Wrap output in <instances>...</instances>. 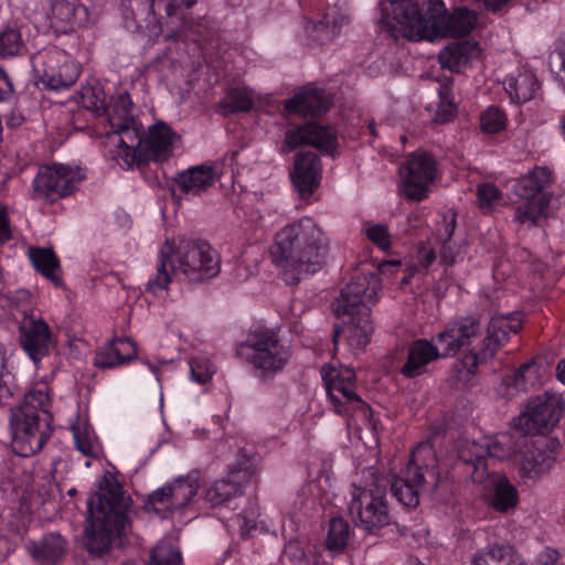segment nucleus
I'll list each match as a JSON object with an SVG mask.
<instances>
[{
  "label": "nucleus",
  "instance_id": "f257e3e1",
  "mask_svg": "<svg viewBox=\"0 0 565 565\" xmlns=\"http://www.w3.org/2000/svg\"><path fill=\"white\" fill-rule=\"evenodd\" d=\"M330 239L310 217H302L282 227L270 247L273 264L282 280L296 285L318 273L326 264Z\"/></svg>",
  "mask_w": 565,
  "mask_h": 565
},
{
  "label": "nucleus",
  "instance_id": "f03ea898",
  "mask_svg": "<svg viewBox=\"0 0 565 565\" xmlns=\"http://www.w3.org/2000/svg\"><path fill=\"white\" fill-rule=\"evenodd\" d=\"M87 505L89 526L85 531L86 547L90 554L102 556L130 527L131 499L116 478L106 472L98 481L97 490Z\"/></svg>",
  "mask_w": 565,
  "mask_h": 565
},
{
  "label": "nucleus",
  "instance_id": "7ed1b4c3",
  "mask_svg": "<svg viewBox=\"0 0 565 565\" xmlns=\"http://www.w3.org/2000/svg\"><path fill=\"white\" fill-rule=\"evenodd\" d=\"M220 273V258L202 239L182 237L178 243L167 239L159 253L157 274L147 282V291L157 294L171 282V276L189 282H203Z\"/></svg>",
  "mask_w": 565,
  "mask_h": 565
},
{
  "label": "nucleus",
  "instance_id": "20e7f679",
  "mask_svg": "<svg viewBox=\"0 0 565 565\" xmlns=\"http://www.w3.org/2000/svg\"><path fill=\"white\" fill-rule=\"evenodd\" d=\"M388 1L394 6V20L409 40L465 36L477 23L476 14L466 8H458L448 15L441 0H429L425 9L419 8L415 0Z\"/></svg>",
  "mask_w": 565,
  "mask_h": 565
},
{
  "label": "nucleus",
  "instance_id": "39448f33",
  "mask_svg": "<svg viewBox=\"0 0 565 565\" xmlns=\"http://www.w3.org/2000/svg\"><path fill=\"white\" fill-rule=\"evenodd\" d=\"M481 334L482 326L477 317L469 316L451 321L437 334L436 345L425 339L416 340L409 345L401 373L407 379L419 376L429 362L456 355Z\"/></svg>",
  "mask_w": 565,
  "mask_h": 565
},
{
  "label": "nucleus",
  "instance_id": "423d86ee",
  "mask_svg": "<svg viewBox=\"0 0 565 565\" xmlns=\"http://www.w3.org/2000/svg\"><path fill=\"white\" fill-rule=\"evenodd\" d=\"M50 397L45 391L29 392L23 402L12 408L10 425L12 448L21 457L40 451L51 436V416L46 411Z\"/></svg>",
  "mask_w": 565,
  "mask_h": 565
},
{
  "label": "nucleus",
  "instance_id": "0eeeda50",
  "mask_svg": "<svg viewBox=\"0 0 565 565\" xmlns=\"http://www.w3.org/2000/svg\"><path fill=\"white\" fill-rule=\"evenodd\" d=\"M434 461L435 454L429 444H419L412 451L406 467L391 481V491L399 503L416 508L422 497L436 495L440 479Z\"/></svg>",
  "mask_w": 565,
  "mask_h": 565
},
{
  "label": "nucleus",
  "instance_id": "6e6552de",
  "mask_svg": "<svg viewBox=\"0 0 565 565\" xmlns=\"http://www.w3.org/2000/svg\"><path fill=\"white\" fill-rule=\"evenodd\" d=\"M388 482L376 479L369 488L352 487L349 514L356 526L373 533L392 522L386 498Z\"/></svg>",
  "mask_w": 565,
  "mask_h": 565
},
{
  "label": "nucleus",
  "instance_id": "1a4fd4ad",
  "mask_svg": "<svg viewBox=\"0 0 565 565\" xmlns=\"http://www.w3.org/2000/svg\"><path fill=\"white\" fill-rule=\"evenodd\" d=\"M552 183L553 173L544 167H535L515 181L513 191L524 200L515 209V220L519 223L537 225L551 202V193L547 190Z\"/></svg>",
  "mask_w": 565,
  "mask_h": 565
},
{
  "label": "nucleus",
  "instance_id": "9d476101",
  "mask_svg": "<svg viewBox=\"0 0 565 565\" xmlns=\"http://www.w3.org/2000/svg\"><path fill=\"white\" fill-rule=\"evenodd\" d=\"M237 354L263 373L280 372L291 356L289 347L269 329L250 332L246 341L237 345Z\"/></svg>",
  "mask_w": 565,
  "mask_h": 565
},
{
  "label": "nucleus",
  "instance_id": "9b49d317",
  "mask_svg": "<svg viewBox=\"0 0 565 565\" xmlns=\"http://www.w3.org/2000/svg\"><path fill=\"white\" fill-rule=\"evenodd\" d=\"M521 328L522 319L516 313L492 317L480 347H473L463 356V367L473 375L480 364L494 358L498 350L508 342L510 333H516Z\"/></svg>",
  "mask_w": 565,
  "mask_h": 565
},
{
  "label": "nucleus",
  "instance_id": "f8f14e48",
  "mask_svg": "<svg viewBox=\"0 0 565 565\" xmlns=\"http://www.w3.org/2000/svg\"><path fill=\"white\" fill-rule=\"evenodd\" d=\"M84 178L85 173L78 167L62 163L41 167L33 180L31 196L34 200L55 201L73 193Z\"/></svg>",
  "mask_w": 565,
  "mask_h": 565
},
{
  "label": "nucleus",
  "instance_id": "ddd939ff",
  "mask_svg": "<svg viewBox=\"0 0 565 565\" xmlns=\"http://www.w3.org/2000/svg\"><path fill=\"white\" fill-rule=\"evenodd\" d=\"M565 408L563 397L544 392L530 398L526 409L519 416V426L527 434H546L559 422Z\"/></svg>",
  "mask_w": 565,
  "mask_h": 565
},
{
  "label": "nucleus",
  "instance_id": "4468645a",
  "mask_svg": "<svg viewBox=\"0 0 565 565\" xmlns=\"http://www.w3.org/2000/svg\"><path fill=\"white\" fill-rule=\"evenodd\" d=\"M381 288L380 276L375 273L356 275L342 290L333 303L337 316L367 313L375 303Z\"/></svg>",
  "mask_w": 565,
  "mask_h": 565
},
{
  "label": "nucleus",
  "instance_id": "2eb2a0df",
  "mask_svg": "<svg viewBox=\"0 0 565 565\" xmlns=\"http://www.w3.org/2000/svg\"><path fill=\"white\" fill-rule=\"evenodd\" d=\"M321 375L324 381L328 397L340 415L349 414L350 409H360L366 414L367 406L355 393V374L353 370L337 371L330 366H322Z\"/></svg>",
  "mask_w": 565,
  "mask_h": 565
},
{
  "label": "nucleus",
  "instance_id": "dca6fc26",
  "mask_svg": "<svg viewBox=\"0 0 565 565\" xmlns=\"http://www.w3.org/2000/svg\"><path fill=\"white\" fill-rule=\"evenodd\" d=\"M436 173L437 163L430 153L418 150L409 154L401 168L404 195L412 201L425 199Z\"/></svg>",
  "mask_w": 565,
  "mask_h": 565
},
{
  "label": "nucleus",
  "instance_id": "f3484780",
  "mask_svg": "<svg viewBox=\"0 0 565 565\" xmlns=\"http://www.w3.org/2000/svg\"><path fill=\"white\" fill-rule=\"evenodd\" d=\"M300 146H312L320 151L334 156L338 142L337 132L332 127L308 122L288 129L285 135L282 152H289Z\"/></svg>",
  "mask_w": 565,
  "mask_h": 565
},
{
  "label": "nucleus",
  "instance_id": "a211bd4d",
  "mask_svg": "<svg viewBox=\"0 0 565 565\" xmlns=\"http://www.w3.org/2000/svg\"><path fill=\"white\" fill-rule=\"evenodd\" d=\"M556 457L555 441L545 438L531 440L524 445L519 473L522 478L537 479L551 471Z\"/></svg>",
  "mask_w": 565,
  "mask_h": 565
},
{
  "label": "nucleus",
  "instance_id": "6ab92c4d",
  "mask_svg": "<svg viewBox=\"0 0 565 565\" xmlns=\"http://www.w3.org/2000/svg\"><path fill=\"white\" fill-rule=\"evenodd\" d=\"M19 331L20 344L34 362L50 353L53 347V334L44 320L25 318L20 323Z\"/></svg>",
  "mask_w": 565,
  "mask_h": 565
},
{
  "label": "nucleus",
  "instance_id": "aec40b11",
  "mask_svg": "<svg viewBox=\"0 0 565 565\" xmlns=\"http://www.w3.org/2000/svg\"><path fill=\"white\" fill-rule=\"evenodd\" d=\"M321 178L320 158L312 151L299 152L291 172L292 184L300 199L308 200L318 189Z\"/></svg>",
  "mask_w": 565,
  "mask_h": 565
},
{
  "label": "nucleus",
  "instance_id": "412c9836",
  "mask_svg": "<svg viewBox=\"0 0 565 565\" xmlns=\"http://www.w3.org/2000/svg\"><path fill=\"white\" fill-rule=\"evenodd\" d=\"M175 138L173 130L162 121L149 127L148 135L143 139V149L139 152V166L150 160H167L172 154Z\"/></svg>",
  "mask_w": 565,
  "mask_h": 565
},
{
  "label": "nucleus",
  "instance_id": "4be33fe9",
  "mask_svg": "<svg viewBox=\"0 0 565 565\" xmlns=\"http://www.w3.org/2000/svg\"><path fill=\"white\" fill-rule=\"evenodd\" d=\"M25 548L31 557L43 565H56L68 551V542L58 532L44 534L39 540L29 541Z\"/></svg>",
  "mask_w": 565,
  "mask_h": 565
},
{
  "label": "nucleus",
  "instance_id": "5701e85b",
  "mask_svg": "<svg viewBox=\"0 0 565 565\" xmlns=\"http://www.w3.org/2000/svg\"><path fill=\"white\" fill-rule=\"evenodd\" d=\"M109 138L117 139L116 158L122 164L130 168L134 163L139 166V150L143 149L142 126L139 121L135 125L124 126L122 129H115L108 132Z\"/></svg>",
  "mask_w": 565,
  "mask_h": 565
},
{
  "label": "nucleus",
  "instance_id": "b1692460",
  "mask_svg": "<svg viewBox=\"0 0 565 565\" xmlns=\"http://www.w3.org/2000/svg\"><path fill=\"white\" fill-rule=\"evenodd\" d=\"M330 106L331 103L324 90L319 88H307L285 102L288 114L312 117L324 114Z\"/></svg>",
  "mask_w": 565,
  "mask_h": 565
},
{
  "label": "nucleus",
  "instance_id": "393cba45",
  "mask_svg": "<svg viewBox=\"0 0 565 565\" xmlns=\"http://www.w3.org/2000/svg\"><path fill=\"white\" fill-rule=\"evenodd\" d=\"M136 356V347L129 338H115L96 352L94 364L99 369H113L131 361Z\"/></svg>",
  "mask_w": 565,
  "mask_h": 565
},
{
  "label": "nucleus",
  "instance_id": "a878e982",
  "mask_svg": "<svg viewBox=\"0 0 565 565\" xmlns=\"http://www.w3.org/2000/svg\"><path fill=\"white\" fill-rule=\"evenodd\" d=\"M216 179L217 173L213 167L201 164L179 173L175 178V183L180 193L200 195L207 191Z\"/></svg>",
  "mask_w": 565,
  "mask_h": 565
},
{
  "label": "nucleus",
  "instance_id": "bb28decb",
  "mask_svg": "<svg viewBox=\"0 0 565 565\" xmlns=\"http://www.w3.org/2000/svg\"><path fill=\"white\" fill-rule=\"evenodd\" d=\"M458 459L473 468L471 478L475 482L481 483L488 478L489 472L483 443L462 441L458 447Z\"/></svg>",
  "mask_w": 565,
  "mask_h": 565
},
{
  "label": "nucleus",
  "instance_id": "cd10ccee",
  "mask_svg": "<svg viewBox=\"0 0 565 565\" xmlns=\"http://www.w3.org/2000/svg\"><path fill=\"white\" fill-rule=\"evenodd\" d=\"M86 8L77 0H55L52 6V23L56 29L67 31L84 19Z\"/></svg>",
  "mask_w": 565,
  "mask_h": 565
},
{
  "label": "nucleus",
  "instance_id": "c85d7f7f",
  "mask_svg": "<svg viewBox=\"0 0 565 565\" xmlns=\"http://www.w3.org/2000/svg\"><path fill=\"white\" fill-rule=\"evenodd\" d=\"M200 483V472L192 471L188 476L180 477L171 484H168L170 490V505L175 510L184 508L196 494Z\"/></svg>",
  "mask_w": 565,
  "mask_h": 565
},
{
  "label": "nucleus",
  "instance_id": "c756f323",
  "mask_svg": "<svg viewBox=\"0 0 565 565\" xmlns=\"http://www.w3.org/2000/svg\"><path fill=\"white\" fill-rule=\"evenodd\" d=\"M478 53V46L470 41L451 43L438 55L439 63L444 68L460 71L468 61Z\"/></svg>",
  "mask_w": 565,
  "mask_h": 565
},
{
  "label": "nucleus",
  "instance_id": "7c9ffc66",
  "mask_svg": "<svg viewBox=\"0 0 565 565\" xmlns=\"http://www.w3.org/2000/svg\"><path fill=\"white\" fill-rule=\"evenodd\" d=\"M29 256L34 268L55 285L62 281L60 262L50 248L32 247Z\"/></svg>",
  "mask_w": 565,
  "mask_h": 565
},
{
  "label": "nucleus",
  "instance_id": "2f4dec72",
  "mask_svg": "<svg viewBox=\"0 0 565 565\" xmlns=\"http://www.w3.org/2000/svg\"><path fill=\"white\" fill-rule=\"evenodd\" d=\"M505 85L510 97L518 103L530 100L539 88L536 77L531 72H523L519 73L518 76H510L505 79Z\"/></svg>",
  "mask_w": 565,
  "mask_h": 565
},
{
  "label": "nucleus",
  "instance_id": "473e14b6",
  "mask_svg": "<svg viewBox=\"0 0 565 565\" xmlns=\"http://www.w3.org/2000/svg\"><path fill=\"white\" fill-rule=\"evenodd\" d=\"M349 317L348 342L352 348L363 349L369 344L370 337L373 332V326L370 320L369 312L355 313Z\"/></svg>",
  "mask_w": 565,
  "mask_h": 565
},
{
  "label": "nucleus",
  "instance_id": "72a5a7b5",
  "mask_svg": "<svg viewBox=\"0 0 565 565\" xmlns=\"http://www.w3.org/2000/svg\"><path fill=\"white\" fill-rule=\"evenodd\" d=\"M244 487L237 481L232 480L227 475L226 478L216 480L205 492V500L213 507L221 505L231 499L242 495Z\"/></svg>",
  "mask_w": 565,
  "mask_h": 565
},
{
  "label": "nucleus",
  "instance_id": "f704fd0d",
  "mask_svg": "<svg viewBox=\"0 0 565 565\" xmlns=\"http://www.w3.org/2000/svg\"><path fill=\"white\" fill-rule=\"evenodd\" d=\"M470 565H518V563L512 546L495 544L478 551Z\"/></svg>",
  "mask_w": 565,
  "mask_h": 565
},
{
  "label": "nucleus",
  "instance_id": "c9c22d12",
  "mask_svg": "<svg viewBox=\"0 0 565 565\" xmlns=\"http://www.w3.org/2000/svg\"><path fill=\"white\" fill-rule=\"evenodd\" d=\"M348 22V18L338 10L332 9L323 18L312 24L313 38L320 43L331 41Z\"/></svg>",
  "mask_w": 565,
  "mask_h": 565
},
{
  "label": "nucleus",
  "instance_id": "e433bc0d",
  "mask_svg": "<svg viewBox=\"0 0 565 565\" xmlns=\"http://www.w3.org/2000/svg\"><path fill=\"white\" fill-rule=\"evenodd\" d=\"M81 73V68L73 62L62 64L57 71L45 72L42 76V83L50 89L67 88L75 84Z\"/></svg>",
  "mask_w": 565,
  "mask_h": 565
},
{
  "label": "nucleus",
  "instance_id": "4c0bfd02",
  "mask_svg": "<svg viewBox=\"0 0 565 565\" xmlns=\"http://www.w3.org/2000/svg\"><path fill=\"white\" fill-rule=\"evenodd\" d=\"M131 99L128 93L120 94L107 110L111 131L122 129L124 126L135 125L138 121L131 114Z\"/></svg>",
  "mask_w": 565,
  "mask_h": 565
},
{
  "label": "nucleus",
  "instance_id": "58836bf2",
  "mask_svg": "<svg viewBox=\"0 0 565 565\" xmlns=\"http://www.w3.org/2000/svg\"><path fill=\"white\" fill-rule=\"evenodd\" d=\"M227 475L245 488L256 475L255 457L245 449L239 450Z\"/></svg>",
  "mask_w": 565,
  "mask_h": 565
},
{
  "label": "nucleus",
  "instance_id": "ea45409f",
  "mask_svg": "<svg viewBox=\"0 0 565 565\" xmlns=\"http://www.w3.org/2000/svg\"><path fill=\"white\" fill-rule=\"evenodd\" d=\"M350 540V525L342 518H333L329 522L326 546L332 552H342Z\"/></svg>",
  "mask_w": 565,
  "mask_h": 565
},
{
  "label": "nucleus",
  "instance_id": "a19ab883",
  "mask_svg": "<svg viewBox=\"0 0 565 565\" xmlns=\"http://www.w3.org/2000/svg\"><path fill=\"white\" fill-rule=\"evenodd\" d=\"M148 565H183L180 548L170 540L160 541L152 550Z\"/></svg>",
  "mask_w": 565,
  "mask_h": 565
},
{
  "label": "nucleus",
  "instance_id": "79ce46f5",
  "mask_svg": "<svg viewBox=\"0 0 565 565\" xmlns=\"http://www.w3.org/2000/svg\"><path fill=\"white\" fill-rule=\"evenodd\" d=\"M456 227V215L451 214L450 218H444L443 226L438 228V236L443 243L439 252L440 262L444 265H452L456 262L457 252L451 245V236Z\"/></svg>",
  "mask_w": 565,
  "mask_h": 565
},
{
  "label": "nucleus",
  "instance_id": "37998d69",
  "mask_svg": "<svg viewBox=\"0 0 565 565\" xmlns=\"http://www.w3.org/2000/svg\"><path fill=\"white\" fill-rule=\"evenodd\" d=\"M516 503V491L504 477H499L494 482L492 505L495 510L505 512Z\"/></svg>",
  "mask_w": 565,
  "mask_h": 565
},
{
  "label": "nucleus",
  "instance_id": "c03bdc74",
  "mask_svg": "<svg viewBox=\"0 0 565 565\" xmlns=\"http://www.w3.org/2000/svg\"><path fill=\"white\" fill-rule=\"evenodd\" d=\"M146 509L161 514L162 518L173 512L175 509L170 505L169 486L162 487L149 494L146 501Z\"/></svg>",
  "mask_w": 565,
  "mask_h": 565
},
{
  "label": "nucleus",
  "instance_id": "a18cd8bd",
  "mask_svg": "<svg viewBox=\"0 0 565 565\" xmlns=\"http://www.w3.org/2000/svg\"><path fill=\"white\" fill-rule=\"evenodd\" d=\"M24 43L21 34L17 29L8 28L0 32V54L1 55H18L24 50Z\"/></svg>",
  "mask_w": 565,
  "mask_h": 565
},
{
  "label": "nucleus",
  "instance_id": "49530a36",
  "mask_svg": "<svg viewBox=\"0 0 565 565\" xmlns=\"http://www.w3.org/2000/svg\"><path fill=\"white\" fill-rule=\"evenodd\" d=\"M225 107L231 111H248L253 107L250 93L245 88H232L225 100Z\"/></svg>",
  "mask_w": 565,
  "mask_h": 565
},
{
  "label": "nucleus",
  "instance_id": "de8ad7c7",
  "mask_svg": "<svg viewBox=\"0 0 565 565\" xmlns=\"http://www.w3.org/2000/svg\"><path fill=\"white\" fill-rule=\"evenodd\" d=\"M480 126L484 132L497 134L505 127V115L497 107H489L480 117Z\"/></svg>",
  "mask_w": 565,
  "mask_h": 565
},
{
  "label": "nucleus",
  "instance_id": "09e8293b",
  "mask_svg": "<svg viewBox=\"0 0 565 565\" xmlns=\"http://www.w3.org/2000/svg\"><path fill=\"white\" fill-rule=\"evenodd\" d=\"M81 100L85 108L99 111L105 109V94L99 85L82 88Z\"/></svg>",
  "mask_w": 565,
  "mask_h": 565
},
{
  "label": "nucleus",
  "instance_id": "8fccbe9b",
  "mask_svg": "<svg viewBox=\"0 0 565 565\" xmlns=\"http://www.w3.org/2000/svg\"><path fill=\"white\" fill-rule=\"evenodd\" d=\"M161 7L168 19H181V6L178 0H150L148 4L149 14H151L153 19H157V10Z\"/></svg>",
  "mask_w": 565,
  "mask_h": 565
},
{
  "label": "nucleus",
  "instance_id": "3c124183",
  "mask_svg": "<svg viewBox=\"0 0 565 565\" xmlns=\"http://www.w3.org/2000/svg\"><path fill=\"white\" fill-rule=\"evenodd\" d=\"M190 366L192 379L201 384L209 382L214 374V366L207 359H193Z\"/></svg>",
  "mask_w": 565,
  "mask_h": 565
},
{
  "label": "nucleus",
  "instance_id": "603ef678",
  "mask_svg": "<svg viewBox=\"0 0 565 565\" xmlns=\"http://www.w3.org/2000/svg\"><path fill=\"white\" fill-rule=\"evenodd\" d=\"M502 440H512V438L508 435H502L493 441L483 443L487 461L489 459H503L510 456L511 449L510 447H507Z\"/></svg>",
  "mask_w": 565,
  "mask_h": 565
},
{
  "label": "nucleus",
  "instance_id": "864d4df0",
  "mask_svg": "<svg viewBox=\"0 0 565 565\" xmlns=\"http://www.w3.org/2000/svg\"><path fill=\"white\" fill-rule=\"evenodd\" d=\"M366 235L381 249H387L391 246V237L384 225H373L366 230Z\"/></svg>",
  "mask_w": 565,
  "mask_h": 565
},
{
  "label": "nucleus",
  "instance_id": "5fc2aeb1",
  "mask_svg": "<svg viewBox=\"0 0 565 565\" xmlns=\"http://www.w3.org/2000/svg\"><path fill=\"white\" fill-rule=\"evenodd\" d=\"M500 195V190L491 183H484L478 186V198L481 207H490Z\"/></svg>",
  "mask_w": 565,
  "mask_h": 565
},
{
  "label": "nucleus",
  "instance_id": "6e6d98bb",
  "mask_svg": "<svg viewBox=\"0 0 565 565\" xmlns=\"http://www.w3.org/2000/svg\"><path fill=\"white\" fill-rule=\"evenodd\" d=\"M537 366L534 361L526 362L520 366L515 373L514 383L521 385L522 383H533L536 379Z\"/></svg>",
  "mask_w": 565,
  "mask_h": 565
},
{
  "label": "nucleus",
  "instance_id": "4d7b16f0",
  "mask_svg": "<svg viewBox=\"0 0 565 565\" xmlns=\"http://www.w3.org/2000/svg\"><path fill=\"white\" fill-rule=\"evenodd\" d=\"M9 372L7 371V358L4 350L0 347V404L7 401L11 395L10 387L7 384L6 377Z\"/></svg>",
  "mask_w": 565,
  "mask_h": 565
},
{
  "label": "nucleus",
  "instance_id": "13d9d810",
  "mask_svg": "<svg viewBox=\"0 0 565 565\" xmlns=\"http://www.w3.org/2000/svg\"><path fill=\"white\" fill-rule=\"evenodd\" d=\"M536 565H565V555L555 550L547 548L540 554Z\"/></svg>",
  "mask_w": 565,
  "mask_h": 565
},
{
  "label": "nucleus",
  "instance_id": "bf43d9fd",
  "mask_svg": "<svg viewBox=\"0 0 565 565\" xmlns=\"http://www.w3.org/2000/svg\"><path fill=\"white\" fill-rule=\"evenodd\" d=\"M11 238L9 218L6 207L0 203V245H3Z\"/></svg>",
  "mask_w": 565,
  "mask_h": 565
},
{
  "label": "nucleus",
  "instance_id": "052dcab7",
  "mask_svg": "<svg viewBox=\"0 0 565 565\" xmlns=\"http://www.w3.org/2000/svg\"><path fill=\"white\" fill-rule=\"evenodd\" d=\"M456 111L455 104L449 102L447 104L441 103L437 113H436V120L439 122H446L450 120Z\"/></svg>",
  "mask_w": 565,
  "mask_h": 565
},
{
  "label": "nucleus",
  "instance_id": "680f3d73",
  "mask_svg": "<svg viewBox=\"0 0 565 565\" xmlns=\"http://www.w3.org/2000/svg\"><path fill=\"white\" fill-rule=\"evenodd\" d=\"M74 438H75L76 447H77V449L82 454H84L86 456H92L93 455V452H94V444L90 440V438L82 437L79 431H75L74 433Z\"/></svg>",
  "mask_w": 565,
  "mask_h": 565
},
{
  "label": "nucleus",
  "instance_id": "e2e57ef3",
  "mask_svg": "<svg viewBox=\"0 0 565 565\" xmlns=\"http://www.w3.org/2000/svg\"><path fill=\"white\" fill-rule=\"evenodd\" d=\"M13 90L12 84L2 70H0V100L7 99Z\"/></svg>",
  "mask_w": 565,
  "mask_h": 565
},
{
  "label": "nucleus",
  "instance_id": "0e129e2a",
  "mask_svg": "<svg viewBox=\"0 0 565 565\" xmlns=\"http://www.w3.org/2000/svg\"><path fill=\"white\" fill-rule=\"evenodd\" d=\"M436 255L433 249H422L419 252V262L420 265L425 268L429 267L431 263L435 260Z\"/></svg>",
  "mask_w": 565,
  "mask_h": 565
},
{
  "label": "nucleus",
  "instance_id": "69168bd1",
  "mask_svg": "<svg viewBox=\"0 0 565 565\" xmlns=\"http://www.w3.org/2000/svg\"><path fill=\"white\" fill-rule=\"evenodd\" d=\"M556 370L558 380L565 384V359L558 362Z\"/></svg>",
  "mask_w": 565,
  "mask_h": 565
},
{
  "label": "nucleus",
  "instance_id": "338daca9",
  "mask_svg": "<svg viewBox=\"0 0 565 565\" xmlns=\"http://www.w3.org/2000/svg\"><path fill=\"white\" fill-rule=\"evenodd\" d=\"M559 57L562 60V68L564 71V76L562 77V84L565 88V53L564 52L559 53Z\"/></svg>",
  "mask_w": 565,
  "mask_h": 565
},
{
  "label": "nucleus",
  "instance_id": "774afa93",
  "mask_svg": "<svg viewBox=\"0 0 565 565\" xmlns=\"http://www.w3.org/2000/svg\"><path fill=\"white\" fill-rule=\"evenodd\" d=\"M295 556H297L298 565H302V563H305V554L300 550L297 551Z\"/></svg>",
  "mask_w": 565,
  "mask_h": 565
}]
</instances>
